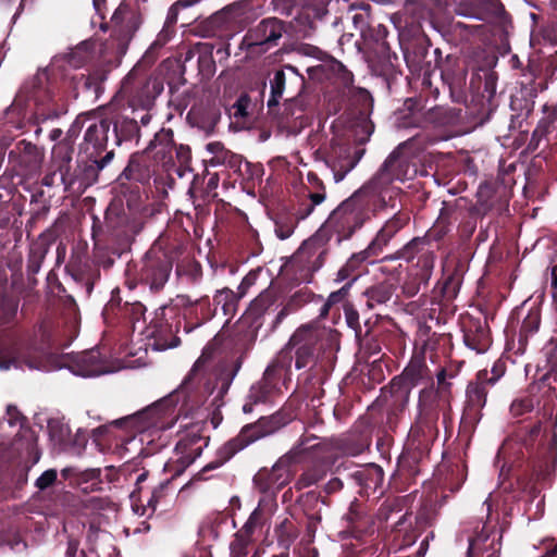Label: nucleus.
<instances>
[{
	"mask_svg": "<svg viewBox=\"0 0 557 557\" xmlns=\"http://www.w3.org/2000/svg\"><path fill=\"white\" fill-rule=\"evenodd\" d=\"M163 91V83L157 77L138 75L134 70L122 81L116 97L126 103H111L106 113L92 121L85 129L79 144L84 158L103 157L108 151L110 133L113 146L138 145L141 127L149 125L156 99Z\"/></svg>",
	"mask_w": 557,
	"mask_h": 557,
	"instance_id": "1",
	"label": "nucleus"
},
{
	"mask_svg": "<svg viewBox=\"0 0 557 557\" xmlns=\"http://www.w3.org/2000/svg\"><path fill=\"white\" fill-rule=\"evenodd\" d=\"M457 371L446 366L430 369L423 355H414L399 375L392 379L388 391L393 398L410 400L412 388L423 385L418 393L414 420L440 421L446 433L453 429L454 383Z\"/></svg>",
	"mask_w": 557,
	"mask_h": 557,
	"instance_id": "2",
	"label": "nucleus"
},
{
	"mask_svg": "<svg viewBox=\"0 0 557 557\" xmlns=\"http://www.w3.org/2000/svg\"><path fill=\"white\" fill-rule=\"evenodd\" d=\"M183 237L186 235L161 234L139 259L127 262L125 286L134 290L141 285L151 294H160L170 280L174 262L186 250Z\"/></svg>",
	"mask_w": 557,
	"mask_h": 557,
	"instance_id": "3",
	"label": "nucleus"
},
{
	"mask_svg": "<svg viewBox=\"0 0 557 557\" xmlns=\"http://www.w3.org/2000/svg\"><path fill=\"white\" fill-rule=\"evenodd\" d=\"M293 359L296 370L307 369L305 374L333 371L336 362V348L322 331L302 325L290 336L277 359L283 362L287 375Z\"/></svg>",
	"mask_w": 557,
	"mask_h": 557,
	"instance_id": "4",
	"label": "nucleus"
},
{
	"mask_svg": "<svg viewBox=\"0 0 557 557\" xmlns=\"http://www.w3.org/2000/svg\"><path fill=\"white\" fill-rule=\"evenodd\" d=\"M143 228V222L129 218L121 202H110L104 211L103 221L92 215L94 249L106 250L119 258L131 250L135 237Z\"/></svg>",
	"mask_w": 557,
	"mask_h": 557,
	"instance_id": "5",
	"label": "nucleus"
},
{
	"mask_svg": "<svg viewBox=\"0 0 557 557\" xmlns=\"http://www.w3.org/2000/svg\"><path fill=\"white\" fill-rule=\"evenodd\" d=\"M296 418L295 411L290 406H284L270 416H262L252 423L245 424L239 433L224 443L218 450L215 459L206 465L197 472L193 481L207 480L206 473L215 470L233 458L237 453L249 445L274 434L286 426Z\"/></svg>",
	"mask_w": 557,
	"mask_h": 557,
	"instance_id": "6",
	"label": "nucleus"
},
{
	"mask_svg": "<svg viewBox=\"0 0 557 557\" xmlns=\"http://www.w3.org/2000/svg\"><path fill=\"white\" fill-rule=\"evenodd\" d=\"M440 421L414 420L408 433V440L397 460L395 480L407 488L416 483L425 467L431 447L440 434Z\"/></svg>",
	"mask_w": 557,
	"mask_h": 557,
	"instance_id": "7",
	"label": "nucleus"
},
{
	"mask_svg": "<svg viewBox=\"0 0 557 557\" xmlns=\"http://www.w3.org/2000/svg\"><path fill=\"white\" fill-rule=\"evenodd\" d=\"M371 202L361 198L356 191L342 201L329 215L319 228L331 238L335 236L337 245L350 239L356 232L371 220L375 214Z\"/></svg>",
	"mask_w": 557,
	"mask_h": 557,
	"instance_id": "8",
	"label": "nucleus"
},
{
	"mask_svg": "<svg viewBox=\"0 0 557 557\" xmlns=\"http://www.w3.org/2000/svg\"><path fill=\"white\" fill-rule=\"evenodd\" d=\"M111 35L103 44V60L117 66L126 53L128 45L141 24V14L137 7L121 2L111 17Z\"/></svg>",
	"mask_w": 557,
	"mask_h": 557,
	"instance_id": "9",
	"label": "nucleus"
},
{
	"mask_svg": "<svg viewBox=\"0 0 557 557\" xmlns=\"http://www.w3.org/2000/svg\"><path fill=\"white\" fill-rule=\"evenodd\" d=\"M364 154V149L354 145L348 138L335 135L315 151V160L322 161L331 171L335 183L342 182Z\"/></svg>",
	"mask_w": 557,
	"mask_h": 557,
	"instance_id": "10",
	"label": "nucleus"
},
{
	"mask_svg": "<svg viewBox=\"0 0 557 557\" xmlns=\"http://www.w3.org/2000/svg\"><path fill=\"white\" fill-rule=\"evenodd\" d=\"M286 30L285 22L277 17L262 18L249 27L239 44V50L245 52L244 59L252 61L267 54L278 46Z\"/></svg>",
	"mask_w": 557,
	"mask_h": 557,
	"instance_id": "11",
	"label": "nucleus"
},
{
	"mask_svg": "<svg viewBox=\"0 0 557 557\" xmlns=\"http://www.w3.org/2000/svg\"><path fill=\"white\" fill-rule=\"evenodd\" d=\"M331 237L323 231L318 230L309 239L305 240L294 256L292 268L294 269L293 280L298 283H310L313 274L319 271L330 255L327 243Z\"/></svg>",
	"mask_w": 557,
	"mask_h": 557,
	"instance_id": "12",
	"label": "nucleus"
},
{
	"mask_svg": "<svg viewBox=\"0 0 557 557\" xmlns=\"http://www.w3.org/2000/svg\"><path fill=\"white\" fill-rule=\"evenodd\" d=\"M182 320L177 314L172 301L159 307L146 327V336L154 350H166L181 345L178 332Z\"/></svg>",
	"mask_w": 557,
	"mask_h": 557,
	"instance_id": "13",
	"label": "nucleus"
},
{
	"mask_svg": "<svg viewBox=\"0 0 557 557\" xmlns=\"http://www.w3.org/2000/svg\"><path fill=\"white\" fill-rule=\"evenodd\" d=\"M491 386L486 379V369L480 370L475 377L467 384L466 399L459 423V434L470 438L481 421L482 410L487 401V394Z\"/></svg>",
	"mask_w": 557,
	"mask_h": 557,
	"instance_id": "14",
	"label": "nucleus"
},
{
	"mask_svg": "<svg viewBox=\"0 0 557 557\" xmlns=\"http://www.w3.org/2000/svg\"><path fill=\"white\" fill-rule=\"evenodd\" d=\"M286 377L287 370L284 369L282 361L275 360L269 364L262 377L250 386L243 405V412L251 413L256 406L273 403L282 394Z\"/></svg>",
	"mask_w": 557,
	"mask_h": 557,
	"instance_id": "15",
	"label": "nucleus"
},
{
	"mask_svg": "<svg viewBox=\"0 0 557 557\" xmlns=\"http://www.w3.org/2000/svg\"><path fill=\"white\" fill-rule=\"evenodd\" d=\"M208 443V436H202L199 432L193 430L180 438L174 448L177 457L166 461L163 468L164 472L170 474L171 482L182 475L200 457Z\"/></svg>",
	"mask_w": 557,
	"mask_h": 557,
	"instance_id": "16",
	"label": "nucleus"
},
{
	"mask_svg": "<svg viewBox=\"0 0 557 557\" xmlns=\"http://www.w3.org/2000/svg\"><path fill=\"white\" fill-rule=\"evenodd\" d=\"M96 260L88 257H72L66 265V270L76 284H78L85 298H89L95 284L100 281V267L109 269L114 263V258L103 257L100 253L95 255Z\"/></svg>",
	"mask_w": 557,
	"mask_h": 557,
	"instance_id": "17",
	"label": "nucleus"
},
{
	"mask_svg": "<svg viewBox=\"0 0 557 557\" xmlns=\"http://www.w3.org/2000/svg\"><path fill=\"white\" fill-rule=\"evenodd\" d=\"M146 313V307L140 301H124L121 290L115 287L111 292V298L102 310V318L110 326L122 325L127 330H135V324L141 321Z\"/></svg>",
	"mask_w": 557,
	"mask_h": 557,
	"instance_id": "18",
	"label": "nucleus"
},
{
	"mask_svg": "<svg viewBox=\"0 0 557 557\" xmlns=\"http://www.w3.org/2000/svg\"><path fill=\"white\" fill-rule=\"evenodd\" d=\"M389 163H382L376 173L363 184L356 193L363 199L371 202V207L376 211L388 205V201L397 197L401 189L394 186L395 182L391 173L387 171Z\"/></svg>",
	"mask_w": 557,
	"mask_h": 557,
	"instance_id": "19",
	"label": "nucleus"
},
{
	"mask_svg": "<svg viewBox=\"0 0 557 557\" xmlns=\"http://www.w3.org/2000/svg\"><path fill=\"white\" fill-rule=\"evenodd\" d=\"M305 88V77L298 73V70L290 64L284 69L275 70L270 77V97L268 100V111L271 115H276L280 109V100L285 95H300Z\"/></svg>",
	"mask_w": 557,
	"mask_h": 557,
	"instance_id": "20",
	"label": "nucleus"
},
{
	"mask_svg": "<svg viewBox=\"0 0 557 557\" xmlns=\"http://www.w3.org/2000/svg\"><path fill=\"white\" fill-rule=\"evenodd\" d=\"M171 301L181 318L186 333H190L203 325L215 315V308H212L209 296L205 295L193 300L188 295L180 294Z\"/></svg>",
	"mask_w": 557,
	"mask_h": 557,
	"instance_id": "21",
	"label": "nucleus"
},
{
	"mask_svg": "<svg viewBox=\"0 0 557 557\" xmlns=\"http://www.w3.org/2000/svg\"><path fill=\"white\" fill-rule=\"evenodd\" d=\"M542 430V422L537 421L530 428L525 426L521 429V442L528 451L536 455L541 458L539 465H534V471L537 476H544L549 474L550 468L556 463L557 459V434L554 433L549 438H546V443L539 445L535 451L534 444L537 441Z\"/></svg>",
	"mask_w": 557,
	"mask_h": 557,
	"instance_id": "22",
	"label": "nucleus"
},
{
	"mask_svg": "<svg viewBox=\"0 0 557 557\" xmlns=\"http://www.w3.org/2000/svg\"><path fill=\"white\" fill-rule=\"evenodd\" d=\"M250 345L244 342L237 344L235 350L224 358H221L213 367L215 384L207 387L208 394H212L218 388L216 398H222L227 394L233 380L240 370L247 356Z\"/></svg>",
	"mask_w": 557,
	"mask_h": 557,
	"instance_id": "23",
	"label": "nucleus"
},
{
	"mask_svg": "<svg viewBox=\"0 0 557 557\" xmlns=\"http://www.w3.org/2000/svg\"><path fill=\"white\" fill-rule=\"evenodd\" d=\"M265 89V79L259 78L248 90L242 91L235 102L227 108L230 119L244 126L250 116L263 108Z\"/></svg>",
	"mask_w": 557,
	"mask_h": 557,
	"instance_id": "24",
	"label": "nucleus"
},
{
	"mask_svg": "<svg viewBox=\"0 0 557 557\" xmlns=\"http://www.w3.org/2000/svg\"><path fill=\"white\" fill-rule=\"evenodd\" d=\"M331 0H304L296 16L294 28L302 38H311L329 14Z\"/></svg>",
	"mask_w": 557,
	"mask_h": 557,
	"instance_id": "25",
	"label": "nucleus"
},
{
	"mask_svg": "<svg viewBox=\"0 0 557 557\" xmlns=\"http://www.w3.org/2000/svg\"><path fill=\"white\" fill-rule=\"evenodd\" d=\"M290 463L292 458L285 455L271 469H260L253 476L255 487L262 494L281 491L292 480Z\"/></svg>",
	"mask_w": 557,
	"mask_h": 557,
	"instance_id": "26",
	"label": "nucleus"
},
{
	"mask_svg": "<svg viewBox=\"0 0 557 557\" xmlns=\"http://www.w3.org/2000/svg\"><path fill=\"white\" fill-rule=\"evenodd\" d=\"M111 202H121L127 215L140 220L144 226L156 213L154 206L148 201L146 193L136 183L122 185L121 196Z\"/></svg>",
	"mask_w": 557,
	"mask_h": 557,
	"instance_id": "27",
	"label": "nucleus"
},
{
	"mask_svg": "<svg viewBox=\"0 0 557 557\" xmlns=\"http://www.w3.org/2000/svg\"><path fill=\"white\" fill-rule=\"evenodd\" d=\"M107 71L97 69L88 74L75 73L66 76L67 88L72 97H83L87 101H96L103 92V83L107 79Z\"/></svg>",
	"mask_w": 557,
	"mask_h": 557,
	"instance_id": "28",
	"label": "nucleus"
},
{
	"mask_svg": "<svg viewBox=\"0 0 557 557\" xmlns=\"http://www.w3.org/2000/svg\"><path fill=\"white\" fill-rule=\"evenodd\" d=\"M207 360V350H203L201 356L194 363L191 370L189 371L188 375L186 376L180 388L172 392L162 399L158 400L150 410L156 411L161 416H172L181 399L183 397L185 398L186 393H188L189 388L194 385V383L205 371Z\"/></svg>",
	"mask_w": 557,
	"mask_h": 557,
	"instance_id": "29",
	"label": "nucleus"
},
{
	"mask_svg": "<svg viewBox=\"0 0 557 557\" xmlns=\"http://www.w3.org/2000/svg\"><path fill=\"white\" fill-rule=\"evenodd\" d=\"M282 298L278 286L271 284L262 290L249 305L245 312V319L251 327L259 330L264 323V317L276 311Z\"/></svg>",
	"mask_w": 557,
	"mask_h": 557,
	"instance_id": "30",
	"label": "nucleus"
},
{
	"mask_svg": "<svg viewBox=\"0 0 557 557\" xmlns=\"http://www.w3.org/2000/svg\"><path fill=\"white\" fill-rule=\"evenodd\" d=\"M77 165L72 171L73 186L77 184V188L85 189L98 181L99 173L112 162L115 157L114 148L108 151L103 157L84 158L78 154Z\"/></svg>",
	"mask_w": 557,
	"mask_h": 557,
	"instance_id": "31",
	"label": "nucleus"
},
{
	"mask_svg": "<svg viewBox=\"0 0 557 557\" xmlns=\"http://www.w3.org/2000/svg\"><path fill=\"white\" fill-rule=\"evenodd\" d=\"M412 140L400 143L385 159L383 163H389L387 171L398 182L414 178L417 166L413 163Z\"/></svg>",
	"mask_w": 557,
	"mask_h": 557,
	"instance_id": "32",
	"label": "nucleus"
},
{
	"mask_svg": "<svg viewBox=\"0 0 557 557\" xmlns=\"http://www.w3.org/2000/svg\"><path fill=\"white\" fill-rule=\"evenodd\" d=\"M79 131V122L75 120L69 129V136L63 140L59 141L52 148V163L55 168V172L60 173L62 184L65 189L73 187V178L71 176L72 173V159L74 152L73 140L71 136H74L76 132Z\"/></svg>",
	"mask_w": 557,
	"mask_h": 557,
	"instance_id": "33",
	"label": "nucleus"
},
{
	"mask_svg": "<svg viewBox=\"0 0 557 557\" xmlns=\"http://www.w3.org/2000/svg\"><path fill=\"white\" fill-rule=\"evenodd\" d=\"M460 325L467 347L479 354L485 352L488 349L492 338L485 318H475L467 314L461 317Z\"/></svg>",
	"mask_w": 557,
	"mask_h": 557,
	"instance_id": "34",
	"label": "nucleus"
},
{
	"mask_svg": "<svg viewBox=\"0 0 557 557\" xmlns=\"http://www.w3.org/2000/svg\"><path fill=\"white\" fill-rule=\"evenodd\" d=\"M367 61L371 73L381 77L386 89L391 91L393 85L401 74L399 70L398 55L389 49L383 53H372L367 55Z\"/></svg>",
	"mask_w": 557,
	"mask_h": 557,
	"instance_id": "35",
	"label": "nucleus"
},
{
	"mask_svg": "<svg viewBox=\"0 0 557 557\" xmlns=\"http://www.w3.org/2000/svg\"><path fill=\"white\" fill-rule=\"evenodd\" d=\"M307 74L312 81H330L345 89L350 88L354 83V74L342 62L333 58L324 63L308 67Z\"/></svg>",
	"mask_w": 557,
	"mask_h": 557,
	"instance_id": "36",
	"label": "nucleus"
},
{
	"mask_svg": "<svg viewBox=\"0 0 557 557\" xmlns=\"http://www.w3.org/2000/svg\"><path fill=\"white\" fill-rule=\"evenodd\" d=\"M441 78L448 86L450 95L458 100L465 95L468 67L465 61L448 54L441 65Z\"/></svg>",
	"mask_w": 557,
	"mask_h": 557,
	"instance_id": "37",
	"label": "nucleus"
},
{
	"mask_svg": "<svg viewBox=\"0 0 557 557\" xmlns=\"http://www.w3.org/2000/svg\"><path fill=\"white\" fill-rule=\"evenodd\" d=\"M9 160L15 162L25 175H34L41 168L44 153L35 144L22 139L10 150Z\"/></svg>",
	"mask_w": 557,
	"mask_h": 557,
	"instance_id": "38",
	"label": "nucleus"
},
{
	"mask_svg": "<svg viewBox=\"0 0 557 557\" xmlns=\"http://www.w3.org/2000/svg\"><path fill=\"white\" fill-rule=\"evenodd\" d=\"M350 481L359 496L369 498L381 490L384 482V471L380 466L369 463L352 472Z\"/></svg>",
	"mask_w": 557,
	"mask_h": 557,
	"instance_id": "39",
	"label": "nucleus"
},
{
	"mask_svg": "<svg viewBox=\"0 0 557 557\" xmlns=\"http://www.w3.org/2000/svg\"><path fill=\"white\" fill-rule=\"evenodd\" d=\"M372 430L367 422H358L337 442V447L347 456H359L370 448Z\"/></svg>",
	"mask_w": 557,
	"mask_h": 557,
	"instance_id": "40",
	"label": "nucleus"
},
{
	"mask_svg": "<svg viewBox=\"0 0 557 557\" xmlns=\"http://www.w3.org/2000/svg\"><path fill=\"white\" fill-rule=\"evenodd\" d=\"M456 12L458 15L483 22L491 17L503 18L506 14L499 0H460Z\"/></svg>",
	"mask_w": 557,
	"mask_h": 557,
	"instance_id": "41",
	"label": "nucleus"
},
{
	"mask_svg": "<svg viewBox=\"0 0 557 557\" xmlns=\"http://www.w3.org/2000/svg\"><path fill=\"white\" fill-rule=\"evenodd\" d=\"M496 96V76L488 73L484 79V88L481 95L473 98V104L469 108L470 113L476 117L480 124L490 121L492 114L497 108Z\"/></svg>",
	"mask_w": 557,
	"mask_h": 557,
	"instance_id": "42",
	"label": "nucleus"
},
{
	"mask_svg": "<svg viewBox=\"0 0 557 557\" xmlns=\"http://www.w3.org/2000/svg\"><path fill=\"white\" fill-rule=\"evenodd\" d=\"M299 95H290L285 98L283 111L277 116V125L288 134L296 135L308 124L305 108L297 98Z\"/></svg>",
	"mask_w": 557,
	"mask_h": 557,
	"instance_id": "43",
	"label": "nucleus"
},
{
	"mask_svg": "<svg viewBox=\"0 0 557 557\" xmlns=\"http://www.w3.org/2000/svg\"><path fill=\"white\" fill-rule=\"evenodd\" d=\"M348 97L350 104L358 110L360 117L363 119V122L360 125L362 137H360L358 140L360 144H364L369 140L374 131V125L369 120V116L373 110V98L370 91L366 88L355 86L348 88Z\"/></svg>",
	"mask_w": 557,
	"mask_h": 557,
	"instance_id": "44",
	"label": "nucleus"
},
{
	"mask_svg": "<svg viewBox=\"0 0 557 557\" xmlns=\"http://www.w3.org/2000/svg\"><path fill=\"white\" fill-rule=\"evenodd\" d=\"M410 222V213L406 210H398L389 218L377 231L374 238L369 244V250L376 252L377 256L383 252L391 240Z\"/></svg>",
	"mask_w": 557,
	"mask_h": 557,
	"instance_id": "45",
	"label": "nucleus"
},
{
	"mask_svg": "<svg viewBox=\"0 0 557 557\" xmlns=\"http://www.w3.org/2000/svg\"><path fill=\"white\" fill-rule=\"evenodd\" d=\"M221 120V111L214 104H194L186 115V121L205 135H212Z\"/></svg>",
	"mask_w": 557,
	"mask_h": 557,
	"instance_id": "46",
	"label": "nucleus"
},
{
	"mask_svg": "<svg viewBox=\"0 0 557 557\" xmlns=\"http://www.w3.org/2000/svg\"><path fill=\"white\" fill-rule=\"evenodd\" d=\"M416 257H418V261L414 268H421V261L424 258H430L431 265L434 268L436 260L435 248L428 245L423 236L413 237L395 253L384 257V260L401 259L411 262Z\"/></svg>",
	"mask_w": 557,
	"mask_h": 557,
	"instance_id": "47",
	"label": "nucleus"
},
{
	"mask_svg": "<svg viewBox=\"0 0 557 557\" xmlns=\"http://www.w3.org/2000/svg\"><path fill=\"white\" fill-rule=\"evenodd\" d=\"M36 106V114L42 120L57 119L66 112L64 104H57L53 94L42 86H34L29 96Z\"/></svg>",
	"mask_w": 557,
	"mask_h": 557,
	"instance_id": "48",
	"label": "nucleus"
},
{
	"mask_svg": "<svg viewBox=\"0 0 557 557\" xmlns=\"http://www.w3.org/2000/svg\"><path fill=\"white\" fill-rule=\"evenodd\" d=\"M42 366L41 358L36 351L21 346H14L8 355L0 352V370H9L10 368L39 369Z\"/></svg>",
	"mask_w": 557,
	"mask_h": 557,
	"instance_id": "49",
	"label": "nucleus"
},
{
	"mask_svg": "<svg viewBox=\"0 0 557 557\" xmlns=\"http://www.w3.org/2000/svg\"><path fill=\"white\" fill-rule=\"evenodd\" d=\"M547 88V82L541 81L539 83L534 82L530 88H522L520 92L516 96L511 97L510 108L512 111L517 112L516 115H512V119H521L525 120L530 116V114L534 110V98L537 95L539 90H544ZM515 120H512L513 122Z\"/></svg>",
	"mask_w": 557,
	"mask_h": 557,
	"instance_id": "50",
	"label": "nucleus"
},
{
	"mask_svg": "<svg viewBox=\"0 0 557 557\" xmlns=\"http://www.w3.org/2000/svg\"><path fill=\"white\" fill-rule=\"evenodd\" d=\"M434 268L431 265V259L424 258L421 261V268H414L403 284V293L407 297H414L422 288L426 289Z\"/></svg>",
	"mask_w": 557,
	"mask_h": 557,
	"instance_id": "51",
	"label": "nucleus"
},
{
	"mask_svg": "<svg viewBox=\"0 0 557 557\" xmlns=\"http://www.w3.org/2000/svg\"><path fill=\"white\" fill-rule=\"evenodd\" d=\"M331 470V465L326 459L320 458L307 465L302 472L295 481L294 487L296 491H301L310 486L317 485L324 480Z\"/></svg>",
	"mask_w": 557,
	"mask_h": 557,
	"instance_id": "52",
	"label": "nucleus"
},
{
	"mask_svg": "<svg viewBox=\"0 0 557 557\" xmlns=\"http://www.w3.org/2000/svg\"><path fill=\"white\" fill-rule=\"evenodd\" d=\"M320 295H315L310 288L302 287L288 297L283 308L275 314L273 326L280 324L288 314L299 310L306 304L311 301H322Z\"/></svg>",
	"mask_w": 557,
	"mask_h": 557,
	"instance_id": "53",
	"label": "nucleus"
},
{
	"mask_svg": "<svg viewBox=\"0 0 557 557\" xmlns=\"http://www.w3.org/2000/svg\"><path fill=\"white\" fill-rule=\"evenodd\" d=\"M486 213V209L483 206L472 205L468 208H462L460 222L457 227V235L461 244H467L473 236L478 221L482 219Z\"/></svg>",
	"mask_w": 557,
	"mask_h": 557,
	"instance_id": "54",
	"label": "nucleus"
},
{
	"mask_svg": "<svg viewBox=\"0 0 557 557\" xmlns=\"http://www.w3.org/2000/svg\"><path fill=\"white\" fill-rule=\"evenodd\" d=\"M343 519L352 534H361L372 525V517L368 515L366 505L356 498L350 503Z\"/></svg>",
	"mask_w": 557,
	"mask_h": 557,
	"instance_id": "55",
	"label": "nucleus"
},
{
	"mask_svg": "<svg viewBox=\"0 0 557 557\" xmlns=\"http://www.w3.org/2000/svg\"><path fill=\"white\" fill-rule=\"evenodd\" d=\"M387 36L388 30L386 26L382 24L371 26L368 30H366L363 35H361L366 55L372 53H383L384 51L389 50L391 47L387 41Z\"/></svg>",
	"mask_w": 557,
	"mask_h": 557,
	"instance_id": "56",
	"label": "nucleus"
},
{
	"mask_svg": "<svg viewBox=\"0 0 557 557\" xmlns=\"http://www.w3.org/2000/svg\"><path fill=\"white\" fill-rule=\"evenodd\" d=\"M332 371H321L315 374H305L302 380V389L307 397L310 398L312 407L317 408L322 405L321 399L325 395L323 385L329 380Z\"/></svg>",
	"mask_w": 557,
	"mask_h": 557,
	"instance_id": "57",
	"label": "nucleus"
},
{
	"mask_svg": "<svg viewBox=\"0 0 557 557\" xmlns=\"http://www.w3.org/2000/svg\"><path fill=\"white\" fill-rule=\"evenodd\" d=\"M461 286V275L454 271L438 282L433 289V298L441 305L447 306L458 295Z\"/></svg>",
	"mask_w": 557,
	"mask_h": 557,
	"instance_id": "58",
	"label": "nucleus"
},
{
	"mask_svg": "<svg viewBox=\"0 0 557 557\" xmlns=\"http://www.w3.org/2000/svg\"><path fill=\"white\" fill-rule=\"evenodd\" d=\"M430 41L428 38H417L404 50V58L411 72L421 70V64L431 55Z\"/></svg>",
	"mask_w": 557,
	"mask_h": 557,
	"instance_id": "59",
	"label": "nucleus"
},
{
	"mask_svg": "<svg viewBox=\"0 0 557 557\" xmlns=\"http://www.w3.org/2000/svg\"><path fill=\"white\" fill-rule=\"evenodd\" d=\"M73 371L82 376H96L102 373V364L97 350H88L73 358Z\"/></svg>",
	"mask_w": 557,
	"mask_h": 557,
	"instance_id": "60",
	"label": "nucleus"
},
{
	"mask_svg": "<svg viewBox=\"0 0 557 557\" xmlns=\"http://www.w3.org/2000/svg\"><path fill=\"white\" fill-rule=\"evenodd\" d=\"M319 502L329 505L326 497H323L321 493H317L315 491L304 493L297 499V503L302 507L308 518L307 529L309 532H314L317 524L321 522L320 512L313 510Z\"/></svg>",
	"mask_w": 557,
	"mask_h": 557,
	"instance_id": "61",
	"label": "nucleus"
},
{
	"mask_svg": "<svg viewBox=\"0 0 557 557\" xmlns=\"http://www.w3.org/2000/svg\"><path fill=\"white\" fill-rule=\"evenodd\" d=\"M543 140H545L547 145L557 143V125L546 115L539 121L533 131L528 144V149L530 151L537 150Z\"/></svg>",
	"mask_w": 557,
	"mask_h": 557,
	"instance_id": "62",
	"label": "nucleus"
},
{
	"mask_svg": "<svg viewBox=\"0 0 557 557\" xmlns=\"http://www.w3.org/2000/svg\"><path fill=\"white\" fill-rule=\"evenodd\" d=\"M490 540L487 534H478L470 539L467 557H498L500 550V542L493 539L488 546L486 542Z\"/></svg>",
	"mask_w": 557,
	"mask_h": 557,
	"instance_id": "63",
	"label": "nucleus"
},
{
	"mask_svg": "<svg viewBox=\"0 0 557 557\" xmlns=\"http://www.w3.org/2000/svg\"><path fill=\"white\" fill-rule=\"evenodd\" d=\"M395 292V285L389 281H383L379 284L368 287L364 292L367 297V307L370 309L380 305H385L391 300Z\"/></svg>",
	"mask_w": 557,
	"mask_h": 557,
	"instance_id": "64",
	"label": "nucleus"
}]
</instances>
